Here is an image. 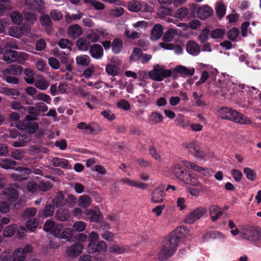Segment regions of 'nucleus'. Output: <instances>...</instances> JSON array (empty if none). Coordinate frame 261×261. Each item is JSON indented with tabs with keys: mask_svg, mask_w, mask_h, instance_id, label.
<instances>
[{
	"mask_svg": "<svg viewBox=\"0 0 261 261\" xmlns=\"http://www.w3.org/2000/svg\"><path fill=\"white\" fill-rule=\"evenodd\" d=\"M83 15V14L80 12L77 14H70L69 13H67L65 15V20L67 23H70L73 20H76L80 19Z\"/></svg>",
	"mask_w": 261,
	"mask_h": 261,
	"instance_id": "44",
	"label": "nucleus"
},
{
	"mask_svg": "<svg viewBox=\"0 0 261 261\" xmlns=\"http://www.w3.org/2000/svg\"><path fill=\"white\" fill-rule=\"evenodd\" d=\"M163 28L160 24H155L151 32L150 38L152 40H157L162 36Z\"/></svg>",
	"mask_w": 261,
	"mask_h": 261,
	"instance_id": "24",
	"label": "nucleus"
},
{
	"mask_svg": "<svg viewBox=\"0 0 261 261\" xmlns=\"http://www.w3.org/2000/svg\"><path fill=\"white\" fill-rule=\"evenodd\" d=\"M186 147L197 159H202L205 155V152L200 149L199 147L195 143H190L186 145Z\"/></svg>",
	"mask_w": 261,
	"mask_h": 261,
	"instance_id": "10",
	"label": "nucleus"
},
{
	"mask_svg": "<svg viewBox=\"0 0 261 261\" xmlns=\"http://www.w3.org/2000/svg\"><path fill=\"white\" fill-rule=\"evenodd\" d=\"M186 50L189 54L196 56L200 53V48L196 41L190 40L186 44Z\"/></svg>",
	"mask_w": 261,
	"mask_h": 261,
	"instance_id": "15",
	"label": "nucleus"
},
{
	"mask_svg": "<svg viewBox=\"0 0 261 261\" xmlns=\"http://www.w3.org/2000/svg\"><path fill=\"white\" fill-rule=\"evenodd\" d=\"M119 68L114 64H109L106 67L107 73L112 76H116L118 74Z\"/></svg>",
	"mask_w": 261,
	"mask_h": 261,
	"instance_id": "43",
	"label": "nucleus"
},
{
	"mask_svg": "<svg viewBox=\"0 0 261 261\" xmlns=\"http://www.w3.org/2000/svg\"><path fill=\"white\" fill-rule=\"evenodd\" d=\"M243 172L246 175L248 179L251 181L255 180L256 174L254 170L248 167H245L243 169Z\"/></svg>",
	"mask_w": 261,
	"mask_h": 261,
	"instance_id": "46",
	"label": "nucleus"
},
{
	"mask_svg": "<svg viewBox=\"0 0 261 261\" xmlns=\"http://www.w3.org/2000/svg\"><path fill=\"white\" fill-rule=\"evenodd\" d=\"M12 22L16 24H19L22 21V16L17 11L13 12L10 15Z\"/></svg>",
	"mask_w": 261,
	"mask_h": 261,
	"instance_id": "49",
	"label": "nucleus"
},
{
	"mask_svg": "<svg viewBox=\"0 0 261 261\" xmlns=\"http://www.w3.org/2000/svg\"><path fill=\"white\" fill-rule=\"evenodd\" d=\"M142 50L138 47H135L130 56L129 59L133 61H138L140 60L142 56Z\"/></svg>",
	"mask_w": 261,
	"mask_h": 261,
	"instance_id": "39",
	"label": "nucleus"
},
{
	"mask_svg": "<svg viewBox=\"0 0 261 261\" xmlns=\"http://www.w3.org/2000/svg\"><path fill=\"white\" fill-rule=\"evenodd\" d=\"M32 247L31 245L27 244L23 248H19L15 250L12 256L13 261H27V256L32 254Z\"/></svg>",
	"mask_w": 261,
	"mask_h": 261,
	"instance_id": "4",
	"label": "nucleus"
},
{
	"mask_svg": "<svg viewBox=\"0 0 261 261\" xmlns=\"http://www.w3.org/2000/svg\"><path fill=\"white\" fill-rule=\"evenodd\" d=\"M4 198L9 202H15L18 199V193L16 189L13 188H7L3 191Z\"/></svg>",
	"mask_w": 261,
	"mask_h": 261,
	"instance_id": "14",
	"label": "nucleus"
},
{
	"mask_svg": "<svg viewBox=\"0 0 261 261\" xmlns=\"http://www.w3.org/2000/svg\"><path fill=\"white\" fill-rule=\"evenodd\" d=\"M75 61L76 64L79 66L87 67L89 66L91 60L88 56L81 55L76 57Z\"/></svg>",
	"mask_w": 261,
	"mask_h": 261,
	"instance_id": "32",
	"label": "nucleus"
},
{
	"mask_svg": "<svg viewBox=\"0 0 261 261\" xmlns=\"http://www.w3.org/2000/svg\"><path fill=\"white\" fill-rule=\"evenodd\" d=\"M51 163L54 167H60L63 169H68L71 167L68 160L65 159L54 158L52 159Z\"/></svg>",
	"mask_w": 261,
	"mask_h": 261,
	"instance_id": "28",
	"label": "nucleus"
},
{
	"mask_svg": "<svg viewBox=\"0 0 261 261\" xmlns=\"http://www.w3.org/2000/svg\"><path fill=\"white\" fill-rule=\"evenodd\" d=\"M245 238L250 241L255 242L261 240V228L253 227L248 230L245 234Z\"/></svg>",
	"mask_w": 261,
	"mask_h": 261,
	"instance_id": "8",
	"label": "nucleus"
},
{
	"mask_svg": "<svg viewBox=\"0 0 261 261\" xmlns=\"http://www.w3.org/2000/svg\"><path fill=\"white\" fill-rule=\"evenodd\" d=\"M207 212V210L204 207H199L191 212L186 218L185 221L186 223L192 224L199 219Z\"/></svg>",
	"mask_w": 261,
	"mask_h": 261,
	"instance_id": "5",
	"label": "nucleus"
},
{
	"mask_svg": "<svg viewBox=\"0 0 261 261\" xmlns=\"http://www.w3.org/2000/svg\"><path fill=\"white\" fill-rule=\"evenodd\" d=\"M187 230L185 226H181L170 233L158 254L160 260H166L175 253L179 242L185 236Z\"/></svg>",
	"mask_w": 261,
	"mask_h": 261,
	"instance_id": "1",
	"label": "nucleus"
},
{
	"mask_svg": "<svg viewBox=\"0 0 261 261\" xmlns=\"http://www.w3.org/2000/svg\"><path fill=\"white\" fill-rule=\"evenodd\" d=\"M23 72V67L19 65H11L7 68L4 73L7 74L17 76Z\"/></svg>",
	"mask_w": 261,
	"mask_h": 261,
	"instance_id": "25",
	"label": "nucleus"
},
{
	"mask_svg": "<svg viewBox=\"0 0 261 261\" xmlns=\"http://www.w3.org/2000/svg\"><path fill=\"white\" fill-rule=\"evenodd\" d=\"M209 212L212 221H216L223 214L221 208L215 205L210 206L209 208Z\"/></svg>",
	"mask_w": 261,
	"mask_h": 261,
	"instance_id": "19",
	"label": "nucleus"
},
{
	"mask_svg": "<svg viewBox=\"0 0 261 261\" xmlns=\"http://www.w3.org/2000/svg\"><path fill=\"white\" fill-rule=\"evenodd\" d=\"M87 249L89 253L94 254L105 252L107 249V245L103 241H100L97 243L88 244Z\"/></svg>",
	"mask_w": 261,
	"mask_h": 261,
	"instance_id": "7",
	"label": "nucleus"
},
{
	"mask_svg": "<svg viewBox=\"0 0 261 261\" xmlns=\"http://www.w3.org/2000/svg\"><path fill=\"white\" fill-rule=\"evenodd\" d=\"M63 226L62 224H58L55 226L51 233L57 238H61V233L63 231Z\"/></svg>",
	"mask_w": 261,
	"mask_h": 261,
	"instance_id": "63",
	"label": "nucleus"
},
{
	"mask_svg": "<svg viewBox=\"0 0 261 261\" xmlns=\"http://www.w3.org/2000/svg\"><path fill=\"white\" fill-rule=\"evenodd\" d=\"M83 248V245L80 243L76 242L67 249V256L70 258L76 257L81 253Z\"/></svg>",
	"mask_w": 261,
	"mask_h": 261,
	"instance_id": "12",
	"label": "nucleus"
},
{
	"mask_svg": "<svg viewBox=\"0 0 261 261\" xmlns=\"http://www.w3.org/2000/svg\"><path fill=\"white\" fill-rule=\"evenodd\" d=\"M55 225V222L53 221L48 220L43 225V229L46 232H50L51 233Z\"/></svg>",
	"mask_w": 261,
	"mask_h": 261,
	"instance_id": "64",
	"label": "nucleus"
},
{
	"mask_svg": "<svg viewBox=\"0 0 261 261\" xmlns=\"http://www.w3.org/2000/svg\"><path fill=\"white\" fill-rule=\"evenodd\" d=\"M38 221L35 218L28 220L25 223L27 228L31 232H33L38 226Z\"/></svg>",
	"mask_w": 261,
	"mask_h": 261,
	"instance_id": "40",
	"label": "nucleus"
},
{
	"mask_svg": "<svg viewBox=\"0 0 261 261\" xmlns=\"http://www.w3.org/2000/svg\"><path fill=\"white\" fill-rule=\"evenodd\" d=\"M28 8L33 11L40 12L44 8L43 0H24Z\"/></svg>",
	"mask_w": 261,
	"mask_h": 261,
	"instance_id": "11",
	"label": "nucleus"
},
{
	"mask_svg": "<svg viewBox=\"0 0 261 261\" xmlns=\"http://www.w3.org/2000/svg\"><path fill=\"white\" fill-rule=\"evenodd\" d=\"M174 70L176 72L187 76L193 75L194 74L195 71L194 68H188L182 65L177 66L174 68Z\"/></svg>",
	"mask_w": 261,
	"mask_h": 261,
	"instance_id": "30",
	"label": "nucleus"
},
{
	"mask_svg": "<svg viewBox=\"0 0 261 261\" xmlns=\"http://www.w3.org/2000/svg\"><path fill=\"white\" fill-rule=\"evenodd\" d=\"M142 6L140 3L137 1H132L128 3V9L132 12H138L141 9Z\"/></svg>",
	"mask_w": 261,
	"mask_h": 261,
	"instance_id": "52",
	"label": "nucleus"
},
{
	"mask_svg": "<svg viewBox=\"0 0 261 261\" xmlns=\"http://www.w3.org/2000/svg\"><path fill=\"white\" fill-rule=\"evenodd\" d=\"M188 165L193 170L198 172L200 173L205 175V171L206 169L201 167L193 163L188 162Z\"/></svg>",
	"mask_w": 261,
	"mask_h": 261,
	"instance_id": "60",
	"label": "nucleus"
},
{
	"mask_svg": "<svg viewBox=\"0 0 261 261\" xmlns=\"http://www.w3.org/2000/svg\"><path fill=\"white\" fill-rule=\"evenodd\" d=\"M220 117L240 124H250L251 121L246 116L227 107L221 109L219 111Z\"/></svg>",
	"mask_w": 261,
	"mask_h": 261,
	"instance_id": "2",
	"label": "nucleus"
},
{
	"mask_svg": "<svg viewBox=\"0 0 261 261\" xmlns=\"http://www.w3.org/2000/svg\"><path fill=\"white\" fill-rule=\"evenodd\" d=\"M213 13V10L210 7L207 5H203L198 7L197 17L201 20H204L211 17Z\"/></svg>",
	"mask_w": 261,
	"mask_h": 261,
	"instance_id": "13",
	"label": "nucleus"
},
{
	"mask_svg": "<svg viewBox=\"0 0 261 261\" xmlns=\"http://www.w3.org/2000/svg\"><path fill=\"white\" fill-rule=\"evenodd\" d=\"M91 203V198L89 195H83L80 196L78 205L85 208L89 207Z\"/></svg>",
	"mask_w": 261,
	"mask_h": 261,
	"instance_id": "35",
	"label": "nucleus"
},
{
	"mask_svg": "<svg viewBox=\"0 0 261 261\" xmlns=\"http://www.w3.org/2000/svg\"><path fill=\"white\" fill-rule=\"evenodd\" d=\"M95 70V68L94 65H92L91 66H89L83 71V75L86 79H89L94 73Z\"/></svg>",
	"mask_w": 261,
	"mask_h": 261,
	"instance_id": "62",
	"label": "nucleus"
},
{
	"mask_svg": "<svg viewBox=\"0 0 261 261\" xmlns=\"http://www.w3.org/2000/svg\"><path fill=\"white\" fill-rule=\"evenodd\" d=\"M76 45L79 50L85 51L88 49L90 42L86 39L81 38L76 41Z\"/></svg>",
	"mask_w": 261,
	"mask_h": 261,
	"instance_id": "37",
	"label": "nucleus"
},
{
	"mask_svg": "<svg viewBox=\"0 0 261 261\" xmlns=\"http://www.w3.org/2000/svg\"><path fill=\"white\" fill-rule=\"evenodd\" d=\"M90 53L92 57L95 59H100L103 55L102 46L99 44H92L90 48Z\"/></svg>",
	"mask_w": 261,
	"mask_h": 261,
	"instance_id": "16",
	"label": "nucleus"
},
{
	"mask_svg": "<svg viewBox=\"0 0 261 261\" xmlns=\"http://www.w3.org/2000/svg\"><path fill=\"white\" fill-rule=\"evenodd\" d=\"M222 234L216 230H212L207 232L203 235V240H207L210 239H215L220 237Z\"/></svg>",
	"mask_w": 261,
	"mask_h": 261,
	"instance_id": "48",
	"label": "nucleus"
},
{
	"mask_svg": "<svg viewBox=\"0 0 261 261\" xmlns=\"http://www.w3.org/2000/svg\"><path fill=\"white\" fill-rule=\"evenodd\" d=\"M23 128H21V129H24L26 132L29 134H34L38 130L39 128V125L38 123L34 121H25L23 123Z\"/></svg>",
	"mask_w": 261,
	"mask_h": 261,
	"instance_id": "18",
	"label": "nucleus"
},
{
	"mask_svg": "<svg viewBox=\"0 0 261 261\" xmlns=\"http://www.w3.org/2000/svg\"><path fill=\"white\" fill-rule=\"evenodd\" d=\"M55 211L54 206L50 203H46L43 210L38 212V217L40 218H47L53 215Z\"/></svg>",
	"mask_w": 261,
	"mask_h": 261,
	"instance_id": "21",
	"label": "nucleus"
},
{
	"mask_svg": "<svg viewBox=\"0 0 261 261\" xmlns=\"http://www.w3.org/2000/svg\"><path fill=\"white\" fill-rule=\"evenodd\" d=\"M163 116L158 112H153L149 117V123L151 124H157L163 121Z\"/></svg>",
	"mask_w": 261,
	"mask_h": 261,
	"instance_id": "34",
	"label": "nucleus"
},
{
	"mask_svg": "<svg viewBox=\"0 0 261 261\" xmlns=\"http://www.w3.org/2000/svg\"><path fill=\"white\" fill-rule=\"evenodd\" d=\"M189 13V11L188 9L184 7H181L178 9L176 12V15L179 18L182 19L185 18L188 15Z\"/></svg>",
	"mask_w": 261,
	"mask_h": 261,
	"instance_id": "58",
	"label": "nucleus"
},
{
	"mask_svg": "<svg viewBox=\"0 0 261 261\" xmlns=\"http://www.w3.org/2000/svg\"><path fill=\"white\" fill-rule=\"evenodd\" d=\"M17 165V162L11 159L6 158L0 162V167L3 169H13Z\"/></svg>",
	"mask_w": 261,
	"mask_h": 261,
	"instance_id": "29",
	"label": "nucleus"
},
{
	"mask_svg": "<svg viewBox=\"0 0 261 261\" xmlns=\"http://www.w3.org/2000/svg\"><path fill=\"white\" fill-rule=\"evenodd\" d=\"M210 32V31L207 28L203 29L198 36L199 40L202 43L206 42L208 39Z\"/></svg>",
	"mask_w": 261,
	"mask_h": 261,
	"instance_id": "53",
	"label": "nucleus"
},
{
	"mask_svg": "<svg viewBox=\"0 0 261 261\" xmlns=\"http://www.w3.org/2000/svg\"><path fill=\"white\" fill-rule=\"evenodd\" d=\"M36 98L39 100H41L46 102L47 104H50L51 101L50 97L44 93H39L37 94Z\"/></svg>",
	"mask_w": 261,
	"mask_h": 261,
	"instance_id": "55",
	"label": "nucleus"
},
{
	"mask_svg": "<svg viewBox=\"0 0 261 261\" xmlns=\"http://www.w3.org/2000/svg\"><path fill=\"white\" fill-rule=\"evenodd\" d=\"M123 48L122 41L118 38H115L112 43V51L115 54H118L122 51Z\"/></svg>",
	"mask_w": 261,
	"mask_h": 261,
	"instance_id": "33",
	"label": "nucleus"
},
{
	"mask_svg": "<svg viewBox=\"0 0 261 261\" xmlns=\"http://www.w3.org/2000/svg\"><path fill=\"white\" fill-rule=\"evenodd\" d=\"M73 236V230L70 228H66L63 230L61 233V239H66L68 241H70Z\"/></svg>",
	"mask_w": 261,
	"mask_h": 261,
	"instance_id": "54",
	"label": "nucleus"
},
{
	"mask_svg": "<svg viewBox=\"0 0 261 261\" xmlns=\"http://www.w3.org/2000/svg\"><path fill=\"white\" fill-rule=\"evenodd\" d=\"M27 111H28V115L24 118L25 121H34L38 119V117L40 114L39 111L36 107L33 106L28 107Z\"/></svg>",
	"mask_w": 261,
	"mask_h": 261,
	"instance_id": "20",
	"label": "nucleus"
},
{
	"mask_svg": "<svg viewBox=\"0 0 261 261\" xmlns=\"http://www.w3.org/2000/svg\"><path fill=\"white\" fill-rule=\"evenodd\" d=\"M34 83L35 87L41 90H46L49 86L48 82L44 78L37 80Z\"/></svg>",
	"mask_w": 261,
	"mask_h": 261,
	"instance_id": "41",
	"label": "nucleus"
},
{
	"mask_svg": "<svg viewBox=\"0 0 261 261\" xmlns=\"http://www.w3.org/2000/svg\"><path fill=\"white\" fill-rule=\"evenodd\" d=\"M18 52L14 50H6L3 59L8 63L15 61L18 57Z\"/></svg>",
	"mask_w": 261,
	"mask_h": 261,
	"instance_id": "26",
	"label": "nucleus"
},
{
	"mask_svg": "<svg viewBox=\"0 0 261 261\" xmlns=\"http://www.w3.org/2000/svg\"><path fill=\"white\" fill-rule=\"evenodd\" d=\"M84 214L86 215L90 222L98 223L103 218L102 215L99 210H93L92 209H86Z\"/></svg>",
	"mask_w": 261,
	"mask_h": 261,
	"instance_id": "9",
	"label": "nucleus"
},
{
	"mask_svg": "<svg viewBox=\"0 0 261 261\" xmlns=\"http://www.w3.org/2000/svg\"><path fill=\"white\" fill-rule=\"evenodd\" d=\"M24 17L27 22L33 23L37 20V15L31 12H25L24 14Z\"/></svg>",
	"mask_w": 261,
	"mask_h": 261,
	"instance_id": "61",
	"label": "nucleus"
},
{
	"mask_svg": "<svg viewBox=\"0 0 261 261\" xmlns=\"http://www.w3.org/2000/svg\"><path fill=\"white\" fill-rule=\"evenodd\" d=\"M66 202L62 192H58L57 195L52 200V203L54 206L60 207L64 206Z\"/></svg>",
	"mask_w": 261,
	"mask_h": 261,
	"instance_id": "27",
	"label": "nucleus"
},
{
	"mask_svg": "<svg viewBox=\"0 0 261 261\" xmlns=\"http://www.w3.org/2000/svg\"><path fill=\"white\" fill-rule=\"evenodd\" d=\"M173 173L179 180L186 184L195 186L199 184L198 179L193 176L183 165L176 164L174 168Z\"/></svg>",
	"mask_w": 261,
	"mask_h": 261,
	"instance_id": "3",
	"label": "nucleus"
},
{
	"mask_svg": "<svg viewBox=\"0 0 261 261\" xmlns=\"http://www.w3.org/2000/svg\"><path fill=\"white\" fill-rule=\"evenodd\" d=\"M24 74L27 77H24L25 82L29 84H33L35 82V71L31 68H26L24 70Z\"/></svg>",
	"mask_w": 261,
	"mask_h": 261,
	"instance_id": "36",
	"label": "nucleus"
},
{
	"mask_svg": "<svg viewBox=\"0 0 261 261\" xmlns=\"http://www.w3.org/2000/svg\"><path fill=\"white\" fill-rule=\"evenodd\" d=\"M148 76L151 80L161 82L163 81V78L161 77V67L159 65H156L153 67L152 70H150L148 73Z\"/></svg>",
	"mask_w": 261,
	"mask_h": 261,
	"instance_id": "23",
	"label": "nucleus"
},
{
	"mask_svg": "<svg viewBox=\"0 0 261 261\" xmlns=\"http://www.w3.org/2000/svg\"><path fill=\"white\" fill-rule=\"evenodd\" d=\"M216 12L218 17L220 19L222 18L226 13L225 6L223 4H219L216 8Z\"/></svg>",
	"mask_w": 261,
	"mask_h": 261,
	"instance_id": "56",
	"label": "nucleus"
},
{
	"mask_svg": "<svg viewBox=\"0 0 261 261\" xmlns=\"http://www.w3.org/2000/svg\"><path fill=\"white\" fill-rule=\"evenodd\" d=\"M77 127L86 134L97 135L101 131L99 126L95 123L87 124L86 122H81L77 124Z\"/></svg>",
	"mask_w": 261,
	"mask_h": 261,
	"instance_id": "6",
	"label": "nucleus"
},
{
	"mask_svg": "<svg viewBox=\"0 0 261 261\" xmlns=\"http://www.w3.org/2000/svg\"><path fill=\"white\" fill-rule=\"evenodd\" d=\"M86 225L84 222L78 221L76 222L73 226L72 230H75L78 232H81L85 230Z\"/></svg>",
	"mask_w": 261,
	"mask_h": 261,
	"instance_id": "59",
	"label": "nucleus"
},
{
	"mask_svg": "<svg viewBox=\"0 0 261 261\" xmlns=\"http://www.w3.org/2000/svg\"><path fill=\"white\" fill-rule=\"evenodd\" d=\"M58 45L61 48L64 49L67 48L70 51L71 50L72 43L67 39L62 38L58 43Z\"/></svg>",
	"mask_w": 261,
	"mask_h": 261,
	"instance_id": "45",
	"label": "nucleus"
},
{
	"mask_svg": "<svg viewBox=\"0 0 261 261\" xmlns=\"http://www.w3.org/2000/svg\"><path fill=\"white\" fill-rule=\"evenodd\" d=\"M55 216L59 221H66L69 218L68 210L66 208H60L56 212Z\"/></svg>",
	"mask_w": 261,
	"mask_h": 261,
	"instance_id": "31",
	"label": "nucleus"
},
{
	"mask_svg": "<svg viewBox=\"0 0 261 261\" xmlns=\"http://www.w3.org/2000/svg\"><path fill=\"white\" fill-rule=\"evenodd\" d=\"M240 33L239 29L236 27H233L230 29L227 32L228 38L233 42L237 41V37H238Z\"/></svg>",
	"mask_w": 261,
	"mask_h": 261,
	"instance_id": "42",
	"label": "nucleus"
},
{
	"mask_svg": "<svg viewBox=\"0 0 261 261\" xmlns=\"http://www.w3.org/2000/svg\"><path fill=\"white\" fill-rule=\"evenodd\" d=\"M53 187V185L48 181L41 180L38 185V187L39 190L41 191H47L50 190Z\"/></svg>",
	"mask_w": 261,
	"mask_h": 261,
	"instance_id": "50",
	"label": "nucleus"
},
{
	"mask_svg": "<svg viewBox=\"0 0 261 261\" xmlns=\"http://www.w3.org/2000/svg\"><path fill=\"white\" fill-rule=\"evenodd\" d=\"M16 231V225H11L6 227L4 231L3 234L6 237H9L13 236Z\"/></svg>",
	"mask_w": 261,
	"mask_h": 261,
	"instance_id": "47",
	"label": "nucleus"
},
{
	"mask_svg": "<svg viewBox=\"0 0 261 261\" xmlns=\"http://www.w3.org/2000/svg\"><path fill=\"white\" fill-rule=\"evenodd\" d=\"M10 107L14 110H18L21 114H24L27 111V108L21 105L19 102L13 101L11 103Z\"/></svg>",
	"mask_w": 261,
	"mask_h": 261,
	"instance_id": "51",
	"label": "nucleus"
},
{
	"mask_svg": "<svg viewBox=\"0 0 261 261\" xmlns=\"http://www.w3.org/2000/svg\"><path fill=\"white\" fill-rule=\"evenodd\" d=\"M83 32L82 28L77 24L70 25L67 30V34L69 37L76 39L80 36Z\"/></svg>",
	"mask_w": 261,
	"mask_h": 261,
	"instance_id": "17",
	"label": "nucleus"
},
{
	"mask_svg": "<svg viewBox=\"0 0 261 261\" xmlns=\"http://www.w3.org/2000/svg\"><path fill=\"white\" fill-rule=\"evenodd\" d=\"M177 125L185 128L190 125L189 121L182 114H178L176 119Z\"/></svg>",
	"mask_w": 261,
	"mask_h": 261,
	"instance_id": "38",
	"label": "nucleus"
},
{
	"mask_svg": "<svg viewBox=\"0 0 261 261\" xmlns=\"http://www.w3.org/2000/svg\"><path fill=\"white\" fill-rule=\"evenodd\" d=\"M165 193L161 188L155 189L152 193L151 201L153 203H160L163 202Z\"/></svg>",
	"mask_w": 261,
	"mask_h": 261,
	"instance_id": "22",
	"label": "nucleus"
},
{
	"mask_svg": "<svg viewBox=\"0 0 261 261\" xmlns=\"http://www.w3.org/2000/svg\"><path fill=\"white\" fill-rule=\"evenodd\" d=\"M225 34L224 30L221 29H216L213 30L211 33V36L212 38L217 39L222 38Z\"/></svg>",
	"mask_w": 261,
	"mask_h": 261,
	"instance_id": "57",
	"label": "nucleus"
}]
</instances>
